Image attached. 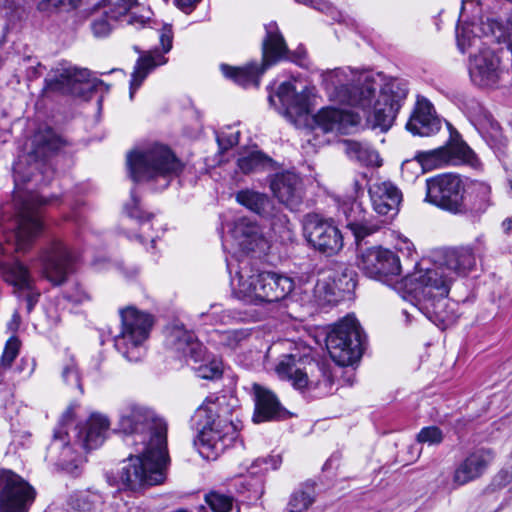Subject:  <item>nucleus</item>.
Listing matches in <instances>:
<instances>
[{
  "label": "nucleus",
  "instance_id": "ea45409f",
  "mask_svg": "<svg viewBox=\"0 0 512 512\" xmlns=\"http://www.w3.org/2000/svg\"><path fill=\"white\" fill-rule=\"evenodd\" d=\"M236 200L239 204L262 217L271 218L274 216L273 203L266 194L253 190H242L236 194Z\"/></svg>",
  "mask_w": 512,
  "mask_h": 512
},
{
  "label": "nucleus",
  "instance_id": "a19ab883",
  "mask_svg": "<svg viewBox=\"0 0 512 512\" xmlns=\"http://www.w3.org/2000/svg\"><path fill=\"white\" fill-rule=\"evenodd\" d=\"M202 355L199 359H192L190 366L196 375L202 379L215 380L222 376V362L217 357L207 353L203 348Z\"/></svg>",
  "mask_w": 512,
  "mask_h": 512
},
{
  "label": "nucleus",
  "instance_id": "a18cd8bd",
  "mask_svg": "<svg viewBox=\"0 0 512 512\" xmlns=\"http://www.w3.org/2000/svg\"><path fill=\"white\" fill-rule=\"evenodd\" d=\"M340 293L333 282V273L330 270H324L320 273L314 287V296L320 304L330 303L335 300Z\"/></svg>",
  "mask_w": 512,
  "mask_h": 512
},
{
  "label": "nucleus",
  "instance_id": "bf43d9fd",
  "mask_svg": "<svg viewBox=\"0 0 512 512\" xmlns=\"http://www.w3.org/2000/svg\"><path fill=\"white\" fill-rule=\"evenodd\" d=\"M201 0H175V5L184 13H191Z\"/></svg>",
  "mask_w": 512,
  "mask_h": 512
},
{
  "label": "nucleus",
  "instance_id": "79ce46f5",
  "mask_svg": "<svg viewBox=\"0 0 512 512\" xmlns=\"http://www.w3.org/2000/svg\"><path fill=\"white\" fill-rule=\"evenodd\" d=\"M201 317L209 319L212 324L228 325L238 322H246L250 318L247 311L239 309H222L220 305L214 304L206 313H202Z\"/></svg>",
  "mask_w": 512,
  "mask_h": 512
},
{
  "label": "nucleus",
  "instance_id": "f257e3e1",
  "mask_svg": "<svg viewBox=\"0 0 512 512\" xmlns=\"http://www.w3.org/2000/svg\"><path fill=\"white\" fill-rule=\"evenodd\" d=\"M64 145L63 140L49 127L40 128L31 138L29 151L14 163L13 208L11 218L2 217L0 228L6 242L18 252L28 250L43 231L42 207L54 198H45L38 189L50 183L53 170L49 158Z\"/></svg>",
  "mask_w": 512,
  "mask_h": 512
},
{
  "label": "nucleus",
  "instance_id": "6e6d98bb",
  "mask_svg": "<svg viewBox=\"0 0 512 512\" xmlns=\"http://www.w3.org/2000/svg\"><path fill=\"white\" fill-rule=\"evenodd\" d=\"M219 148L223 151L230 149L239 142V131H221L216 136Z\"/></svg>",
  "mask_w": 512,
  "mask_h": 512
},
{
  "label": "nucleus",
  "instance_id": "cd10ccee",
  "mask_svg": "<svg viewBox=\"0 0 512 512\" xmlns=\"http://www.w3.org/2000/svg\"><path fill=\"white\" fill-rule=\"evenodd\" d=\"M442 127V119L434 105L424 96H417L406 129L413 135L429 137L435 135Z\"/></svg>",
  "mask_w": 512,
  "mask_h": 512
},
{
  "label": "nucleus",
  "instance_id": "e433bc0d",
  "mask_svg": "<svg viewBox=\"0 0 512 512\" xmlns=\"http://www.w3.org/2000/svg\"><path fill=\"white\" fill-rule=\"evenodd\" d=\"M252 330L248 328L219 330L212 329L207 334V342L224 351H235L250 339Z\"/></svg>",
  "mask_w": 512,
  "mask_h": 512
},
{
  "label": "nucleus",
  "instance_id": "4c0bfd02",
  "mask_svg": "<svg viewBox=\"0 0 512 512\" xmlns=\"http://www.w3.org/2000/svg\"><path fill=\"white\" fill-rule=\"evenodd\" d=\"M444 311H438L436 302L430 304H421L417 308V313L424 315L428 320L441 329H446L454 324L458 318V303L455 301H446Z\"/></svg>",
  "mask_w": 512,
  "mask_h": 512
},
{
  "label": "nucleus",
  "instance_id": "20e7f679",
  "mask_svg": "<svg viewBox=\"0 0 512 512\" xmlns=\"http://www.w3.org/2000/svg\"><path fill=\"white\" fill-rule=\"evenodd\" d=\"M476 259L471 247L449 249L443 252L438 263L421 261L415 270L406 277L396 280L393 289L411 305L404 308L406 322L415 318L421 304L436 302L438 311H444L451 283L460 276H465L475 266Z\"/></svg>",
  "mask_w": 512,
  "mask_h": 512
},
{
  "label": "nucleus",
  "instance_id": "3c124183",
  "mask_svg": "<svg viewBox=\"0 0 512 512\" xmlns=\"http://www.w3.org/2000/svg\"><path fill=\"white\" fill-rule=\"evenodd\" d=\"M124 209L129 217L137 219L142 226H144L146 222H149L153 217V214L145 213L142 210L140 200L134 189L131 190V200L125 205Z\"/></svg>",
  "mask_w": 512,
  "mask_h": 512
},
{
  "label": "nucleus",
  "instance_id": "680f3d73",
  "mask_svg": "<svg viewBox=\"0 0 512 512\" xmlns=\"http://www.w3.org/2000/svg\"><path fill=\"white\" fill-rule=\"evenodd\" d=\"M73 512H89L91 510V504L86 500L85 497L76 499L75 505H73Z\"/></svg>",
  "mask_w": 512,
  "mask_h": 512
},
{
  "label": "nucleus",
  "instance_id": "72a5a7b5",
  "mask_svg": "<svg viewBox=\"0 0 512 512\" xmlns=\"http://www.w3.org/2000/svg\"><path fill=\"white\" fill-rule=\"evenodd\" d=\"M493 459L494 453L491 449L474 450L455 469L453 484L459 487L479 478Z\"/></svg>",
  "mask_w": 512,
  "mask_h": 512
},
{
  "label": "nucleus",
  "instance_id": "9b49d317",
  "mask_svg": "<svg viewBox=\"0 0 512 512\" xmlns=\"http://www.w3.org/2000/svg\"><path fill=\"white\" fill-rule=\"evenodd\" d=\"M120 317L121 330L114 337V346L126 360L137 362L146 353V342L153 324L152 318L134 307L121 309Z\"/></svg>",
  "mask_w": 512,
  "mask_h": 512
},
{
  "label": "nucleus",
  "instance_id": "5fc2aeb1",
  "mask_svg": "<svg viewBox=\"0 0 512 512\" xmlns=\"http://www.w3.org/2000/svg\"><path fill=\"white\" fill-rule=\"evenodd\" d=\"M442 440L443 433L437 426L424 427L417 435V441L423 444L437 445L440 444Z\"/></svg>",
  "mask_w": 512,
  "mask_h": 512
},
{
  "label": "nucleus",
  "instance_id": "13d9d810",
  "mask_svg": "<svg viewBox=\"0 0 512 512\" xmlns=\"http://www.w3.org/2000/svg\"><path fill=\"white\" fill-rule=\"evenodd\" d=\"M66 298L75 304H82L88 301L90 296L81 286L76 285L66 293Z\"/></svg>",
  "mask_w": 512,
  "mask_h": 512
},
{
  "label": "nucleus",
  "instance_id": "4d7b16f0",
  "mask_svg": "<svg viewBox=\"0 0 512 512\" xmlns=\"http://www.w3.org/2000/svg\"><path fill=\"white\" fill-rule=\"evenodd\" d=\"M296 2L309 6L315 10L331 15L334 18V14L338 12L327 0H295Z\"/></svg>",
  "mask_w": 512,
  "mask_h": 512
},
{
  "label": "nucleus",
  "instance_id": "dca6fc26",
  "mask_svg": "<svg viewBox=\"0 0 512 512\" xmlns=\"http://www.w3.org/2000/svg\"><path fill=\"white\" fill-rule=\"evenodd\" d=\"M426 199L435 206L453 214H466L465 187L458 175L442 174L426 181Z\"/></svg>",
  "mask_w": 512,
  "mask_h": 512
},
{
  "label": "nucleus",
  "instance_id": "0e129e2a",
  "mask_svg": "<svg viewBox=\"0 0 512 512\" xmlns=\"http://www.w3.org/2000/svg\"><path fill=\"white\" fill-rule=\"evenodd\" d=\"M501 228L505 234H512V217L504 219L501 223Z\"/></svg>",
  "mask_w": 512,
  "mask_h": 512
},
{
  "label": "nucleus",
  "instance_id": "473e14b6",
  "mask_svg": "<svg viewBox=\"0 0 512 512\" xmlns=\"http://www.w3.org/2000/svg\"><path fill=\"white\" fill-rule=\"evenodd\" d=\"M313 119L315 128L325 133L347 134L360 123L361 117L351 111L325 107L320 109Z\"/></svg>",
  "mask_w": 512,
  "mask_h": 512
},
{
  "label": "nucleus",
  "instance_id": "bb28decb",
  "mask_svg": "<svg viewBox=\"0 0 512 512\" xmlns=\"http://www.w3.org/2000/svg\"><path fill=\"white\" fill-rule=\"evenodd\" d=\"M466 113L470 123L491 148L501 149L506 145L499 123L482 104L471 101L467 105Z\"/></svg>",
  "mask_w": 512,
  "mask_h": 512
},
{
  "label": "nucleus",
  "instance_id": "37998d69",
  "mask_svg": "<svg viewBox=\"0 0 512 512\" xmlns=\"http://www.w3.org/2000/svg\"><path fill=\"white\" fill-rule=\"evenodd\" d=\"M347 155L359 161L366 166H380L381 158L379 154L368 145L356 141H346Z\"/></svg>",
  "mask_w": 512,
  "mask_h": 512
},
{
  "label": "nucleus",
  "instance_id": "49530a36",
  "mask_svg": "<svg viewBox=\"0 0 512 512\" xmlns=\"http://www.w3.org/2000/svg\"><path fill=\"white\" fill-rule=\"evenodd\" d=\"M272 160L260 151H252L238 159L239 169L245 173H254L270 166Z\"/></svg>",
  "mask_w": 512,
  "mask_h": 512
},
{
  "label": "nucleus",
  "instance_id": "4be33fe9",
  "mask_svg": "<svg viewBox=\"0 0 512 512\" xmlns=\"http://www.w3.org/2000/svg\"><path fill=\"white\" fill-rule=\"evenodd\" d=\"M43 276L54 285H61L72 271L74 256L59 240H53L44 247L37 258Z\"/></svg>",
  "mask_w": 512,
  "mask_h": 512
},
{
  "label": "nucleus",
  "instance_id": "c85d7f7f",
  "mask_svg": "<svg viewBox=\"0 0 512 512\" xmlns=\"http://www.w3.org/2000/svg\"><path fill=\"white\" fill-rule=\"evenodd\" d=\"M102 8L110 19L126 21L136 29L146 27L152 17L150 8L139 4L137 0H104Z\"/></svg>",
  "mask_w": 512,
  "mask_h": 512
},
{
  "label": "nucleus",
  "instance_id": "5701e85b",
  "mask_svg": "<svg viewBox=\"0 0 512 512\" xmlns=\"http://www.w3.org/2000/svg\"><path fill=\"white\" fill-rule=\"evenodd\" d=\"M162 51L154 49L138 58L131 75L129 97L133 100L136 91L140 88L147 76L158 66L167 62L164 54L172 48L173 32L171 26L165 25L159 34Z\"/></svg>",
  "mask_w": 512,
  "mask_h": 512
},
{
  "label": "nucleus",
  "instance_id": "e2e57ef3",
  "mask_svg": "<svg viewBox=\"0 0 512 512\" xmlns=\"http://www.w3.org/2000/svg\"><path fill=\"white\" fill-rule=\"evenodd\" d=\"M396 247L401 251L406 250L408 253H410L413 248V244L407 238L399 236Z\"/></svg>",
  "mask_w": 512,
  "mask_h": 512
},
{
  "label": "nucleus",
  "instance_id": "f8f14e48",
  "mask_svg": "<svg viewBox=\"0 0 512 512\" xmlns=\"http://www.w3.org/2000/svg\"><path fill=\"white\" fill-rule=\"evenodd\" d=\"M109 87L100 79L91 77L86 68L68 62L59 63L45 78V93H59L89 99L94 91H108Z\"/></svg>",
  "mask_w": 512,
  "mask_h": 512
},
{
  "label": "nucleus",
  "instance_id": "7c9ffc66",
  "mask_svg": "<svg viewBox=\"0 0 512 512\" xmlns=\"http://www.w3.org/2000/svg\"><path fill=\"white\" fill-rule=\"evenodd\" d=\"M273 195L291 210L297 209L304 197L302 179L292 171L276 173L270 179Z\"/></svg>",
  "mask_w": 512,
  "mask_h": 512
},
{
  "label": "nucleus",
  "instance_id": "de8ad7c7",
  "mask_svg": "<svg viewBox=\"0 0 512 512\" xmlns=\"http://www.w3.org/2000/svg\"><path fill=\"white\" fill-rule=\"evenodd\" d=\"M204 500L212 512H231L235 499L231 494L211 490L205 494Z\"/></svg>",
  "mask_w": 512,
  "mask_h": 512
},
{
  "label": "nucleus",
  "instance_id": "4468645a",
  "mask_svg": "<svg viewBox=\"0 0 512 512\" xmlns=\"http://www.w3.org/2000/svg\"><path fill=\"white\" fill-rule=\"evenodd\" d=\"M450 128V140L442 147L428 151H418L415 158L424 169L432 170L449 165L466 164L480 169L482 164L474 151L461 139L460 134Z\"/></svg>",
  "mask_w": 512,
  "mask_h": 512
},
{
  "label": "nucleus",
  "instance_id": "09e8293b",
  "mask_svg": "<svg viewBox=\"0 0 512 512\" xmlns=\"http://www.w3.org/2000/svg\"><path fill=\"white\" fill-rule=\"evenodd\" d=\"M116 22V20L109 18V15L103 8L97 11L90 24L93 36L96 38L107 37L112 32Z\"/></svg>",
  "mask_w": 512,
  "mask_h": 512
},
{
  "label": "nucleus",
  "instance_id": "603ef678",
  "mask_svg": "<svg viewBox=\"0 0 512 512\" xmlns=\"http://www.w3.org/2000/svg\"><path fill=\"white\" fill-rule=\"evenodd\" d=\"M21 343L17 337H10L4 347L1 359L0 367L3 371L11 368L12 363L19 354Z\"/></svg>",
  "mask_w": 512,
  "mask_h": 512
},
{
  "label": "nucleus",
  "instance_id": "6e6552de",
  "mask_svg": "<svg viewBox=\"0 0 512 512\" xmlns=\"http://www.w3.org/2000/svg\"><path fill=\"white\" fill-rule=\"evenodd\" d=\"M126 165L132 181L149 183L154 190L167 188L183 170L182 162L171 148L158 142L130 151Z\"/></svg>",
  "mask_w": 512,
  "mask_h": 512
},
{
  "label": "nucleus",
  "instance_id": "f704fd0d",
  "mask_svg": "<svg viewBox=\"0 0 512 512\" xmlns=\"http://www.w3.org/2000/svg\"><path fill=\"white\" fill-rule=\"evenodd\" d=\"M255 411L253 421L261 423L271 420H279L285 417L287 411L281 406L276 395L264 386L257 383L252 386Z\"/></svg>",
  "mask_w": 512,
  "mask_h": 512
},
{
  "label": "nucleus",
  "instance_id": "aec40b11",
  "mask_svg": "<svg viewBox=\"0 0 512 512\" xmlns=\"http://www.w3.org/2000/svg\"><path fill=\"white\" fill-rule=\"evenodd\" d=\"M357 266L365 275L381 281H392L401 273L399 257L382 247L359 249Z\"/></svg>",
  "mask_w": 512,
  "mask_h": 512
},
{
  "label": "nucleus",
  "instance_id": "0eeeda50",
  "mask_svg": "<svg viewBox=\"0 0 512 512\" xmlns=\"http://www.w3.org/2000/svg\"><path fill=\"white\" fill-rule=\"evenodd\" d=\"M226 261L231 274L233 296L244 303L261 305L279 302L286 299L294 289L291 277L255 268L247 259L239 261V268L232 276L233 264L228 259Z\"/></svg>",
  "mask_w": 512,
  "mask_h": 512
},
{
  "label": "nucleus",
  "instance_id": "58836bf2",
  "mask_svg": "<svg viewBox=\"0 0 512 512\" xmlns=\"http://www.w3.org/2000/svg\"><path fill=\"white\" fill-rule=\"evenodd\" d=\"M467 189L471 199V206L468 211L481 215L493 205L492 188L488 182L476 179L470 180Z\"/></svg>",
  "mask_w": 512,
  "mask_h": 512
},
{
  "label": "nucleus",
  "instance_id": "69168bd1",
  "mask_svg": "<svg viewBox=\"0 0 512 512\" xmlns=\"http://www.w3.org/2000/svg\"><path fill=\"white\" fill-rule=\"evenodd\" d=\"M484 246V239L483 237H478L475 242V250L479 251L480 248Z\"/></svg>",
  "mask_w": 512,
  "mask_h": 512
},
{
  "label": "nucleus",
  "instance_id": "2f4dec72",
  "mask_svg": "<svg viewBox=\"0 0 512 512\" xmlns=\"http://www.w3.org/2000/svg\"><path fill=\"white\" fill-rule=\"evenodd\" d=\"M280 464L278 457L258 458L246 467V475H242L239 493H248V499L256 501L264 493L262 475L269 469H277Z\"/></svg>",
  "mask_w": 512,
  "mask_h": 512
},
{
  "label": "nucleus",
  "instance_id": "c756f323",
  "mask_svg": "<svg viewBox=\"0 0 512 512\" xmlns=\"http://www.w3.org/2000/svg\"><path fill=\"white\" fill-rule=\"evenodd\" d=\"M165 346L175 356L190 364L192 359H199L203 352V344L183 325H171L165 330Z\"/></svg>",
  "mask_w": 512,
  "mask_h": 512
},
{
  "label": "nucleus",
  "instance_id": "423d86ee",
  "mask_svg": "<svg viewBox=\"0 0 512 512\" xmlns=\"http://www.w3.org/2000/svg\"><path fill=\"white\" fill-rule=\"evenodd\" d=\"M496 21L487 18L479 25L474 23L458 24L456 27V41L458 49L462 52H469V75L471 81L479 87H495L498 85L504 73L499 58L489 48L493 42H505L509 49L510 37L506 34L504 39L496 40L492 35L484 33L485 23Z\"/></svg>",
  "mask_w": 512,
  "mask_h": 512
},
{
  "label": "nucleus",
  "instance_id": "774afa93",
  "mask_svg": "<svg viewBox=\"0 0 512 512\" xmlns=\"http://www.w3.org/2000/svg\"><path fill=\"white\" fill-rule=\"evenodd\" d=\"M198 512H207V511H206V509H205V507H204V506H201V507L199 508V511H198Z\"/></svg>",
  "mask_w": 512,
  "mask_h": 512
},
{
  "label": "nucleus",
  "instance_id": "393cba45",
  "mask_svg": "<svg viewBox=\"0 0 512 512\" xmlns=\"http://www.w3.org/2000/svg\"><path fill=\"white\" fill-rule=\"evenodd\" d=\"M338 213L344 216L347 228L353 233L358 246L361 240L378 232L384 225L379 219L367 217L362 204L353 197L338 200Z\"/></svg>",
  "mask_w": 512,
  "mask_h": 512
},
{
  "label": "nucleus",
  "instance_id": "a211bd4d",
  "mask_svg": "<svg viewBox=\"0 0 512 512\" xmlns=\"http://www.w3.org/2000/svg\"><path fill=\"white\" fill-rule=\"evenodd\" d=\"M242 427L232 422H205L195 440V446L206 460H216L237 440Z\"/></svg>",
  "mask_w": 512,
  "mask_h": 512
},
{
  "label": "nucleus",
  "instance_id": "052dcab7",
  "mask_svg": "<svg viewBox=\"0 0 512 512\" xmlns=\"http://www.w3.org/2000/svg\"><path fill=\"white\" fill-rule=\"evenodd\" d=\"M48 2L54 7L68 6L71 9H75L80 5L81 0H48Z\"/></svg>",
  "mask_w": 512,
  "mask_h": 512
},
{
  "label": "nucleus",
  "instance_id": "864d4df0",
  "mask_svg": "<svg viewBox=\"0 0 512 512\" xmlns=\"http://www.w3.org/2000/svg\"><path fill=\"white\" fill-rule=\"evenodd\" d=\"M62 378L70 386L76 387L83 392L80 374L73 358H70L62 369Z\"/></svg>",
  "mask_w": 512,
  "mask_h": 512
},
{
  "label": "nucleus",
  "instance_id": "c9c22d12",
  "mask_svg": "<svg viewBox=\"0 0 512 512\" xmlns=\"http://www.w3.org/2000/svg\"><path fill=\"white\" fill-rule=\"evenodd\" d=\"M369 194L373 208L378 214L393 217L398 213L402 194L393 183H374L369 188Z\"/></svg>",
  "mask_w": 512,
  "mask_h": 512
},
{
  "label": "nucleus",
  "instance_id": "b1692460",
  "mask_svg": "<svg viewBox=\"0 0 512 512\" xmlns=\"http://www.w3.org/2000/svg\"><path fill=\"white\" fill-rule=\"evenodd\" d=\"M1 274L4 281L13 287V293L26 301L27 312L30 313L39 300L40 292L29 268L18 260L9 261L1 265Z\"/></svg>",
  "mask_w": 512,
  "mask_h": 512
},
{
  "label": "nucleus",
  "instance_id": "f03ea898",
  "mask_svg": "<svg viewBox=\"0 0 512 512\" xmlns=\"http://www.w3.org/2000/svg\"><path fill=\"white\" fill-rule=\"evenodd\" d=\"M118 427L125 435V444L133 447L134 453L122 462L115 483L133 491L162 484L169 462L166 422L149 408L128 403L119 411Z\"/></svg>",
  "mask_w": 512,
  "mask_h": 512
},
{
  "label": "nucleus",
  "instance_id": "8fccbe9b",
  "mask_svg": "<svg viewBox=\"0 0 512 512\" xmlns=\"http://www.w3.org/2000/svg\"><path fill=\"white\" fill-rule=\"evenodd\" d=\"M314 502V494L312 491H295L287 506V512H304Z\"/></svg>",
  "mask_w": 512,
  "mask_h": 512
},
{
  "label": "nucleus",
  "instance_id": "a878e982",
  "mask_svg": "<svg viewBox=\"0 0 512 512\" xmlns=\"http://www.w3.org/2000/svg\"><path fill=\"white\" fill-rule=\"evenodd\" d=\"M237 408L238 399L233 395L210 394L197 409L196 416L205 422H232L242 427Z\"/></svg>",
  "mask_w": 512,
  "mask_h": 512
},
{
  "label": "nucleus",
  "instance_id": "ddd939ff",
  "mask_svg": "<svg viewBox=\"0 0 512 512\" xmlns=\"http://www.w3.org/2000/svg\"><path fill=\"white\" fill-rule=\"evenodd\" d=\"M364 336L357 319L347 315L327 334L326 347L332 360L339 366L353 365L363 353Z\"/></svg>",
  "mask_w": 512,
  "mask_h": 512
},
{
  "label": "nucleus",
  "instance_id": "7ed1b4c3",
  "mask_svg": "<svg viewBox=\"0 0 512 512\" xmlns=\"http://www.w3.org/2000/svg\"><path fill=\"white\" fill-rule=\"evenodd\" d=\"M383 74L338 68L323 74V85L332 101L357 107L367 124L387 131L393 124L407 94L406 81Z\"/></svg>",
  "mask_w": 512,
  "mask_h": 512
},
{
  "label": "nucleus",
  "instance_id": "f3484780",
  "mask_svg": "<svg viewBox=\"0 0 512 512\" xmlns=\"http://www.w3.org/2000/svg\"><path fill=\"white\" fill-rule=\"evenodd\" d=\"M36 497V489L26 479L0 469V512H29Z\"/></svg>",
  "mask_w": 512,
  "mask_h": 512
},
{
  "label": "nucleus",
  "instance_id": "412c9836",
  "mask_svg": "<svg viewBox=\"0 0 512 512\" xmlns=\"http://www.w3.org/2000/svg\"><path fill=\"white\" fill-rule=\"evenodd\" d=\"M268 101L281 115L291 122L309 112V90L303 87L297 91L291 81L281 83L275 92L269 86Z\"/></svg>",
  "mask_w": 512,
  "mask_h": 512
},
{
  "label": "nucleus",
  "instance_id": "338daca9",
  "mask_svg": "<svg viewBox=\"0 0 512 512\" xmlns=\"http://www.w3.org/2000/svg\"><path fill=\"white\" fill-rule=\"evenodd\" d=\"M12 322L15 323L16 325L19 324L20 322V316L18 314V312H15L12 316Z\"/></svg>",
  "mask_w": 512,
  "mask_h": 512
},
{
  "label": "nucleus",
  "instance_id": "1a4fd4ad",
  "mask_svg": "<svg viewBox=\"0 0 512 512\" xmlns=\"http://www.w3.org/2000/svg\"><path fill=\"white\" fill-rule=\"evenodd\" d=\"M281 379L291 382L292 386L313 398H321L331 392L333 379L324 365L309 356L288 354L282 356L276 366Z\"/></svg>",
  "mask_w": 512,
  "mask_h": 512
},
{
  "label": "nucleus",
  "instance_id": "2eb2a0df",
  "mask_svg": "<svg viewBox=\"0 0 512 512\" xmlns=\"http://www.w3.org/2000/svg\"><path fill=\"white\" fill-rule=\"evenodd\" d=\"M222 246L225 251L236 255L238 252L263 251L267 243L260 227L241 216L222 223Z\"/></svg>",
  "mask_w": 512,
  "mask_h": 512
},
{
  "label": "nucleus",
  "instance_id": "6ab92c4d",
  "mask_svg": "<svg viewBox=\"0 0 512 512\" xmlns=\"http://www.w3.org/2000/svg\"><path fill=\"white\" fill-rule=\"evenodd\" d=\"M304 235L316 251L326 256H334L344 247L342 232L333 220L324 219L317 214L307 215Z\"/></svg>",
  "mask_w": 512,
  "mask_h": 512
},
{
  "label": "nucleus",
  "instance_id": "39448f33",
  "mask_svg": "<svg viewBox=\"0 0 512 512\" xmlns=\"http://www.w3.org/2000/svg\"><path fill=\"white\" fill-rule=\"evenodd\" d=\"M74 416L73 407H69L62 415L58 428L54 431L53 440L48 446L46 460L51 464L74 473L82 464V456L76 447L92 450L101 446L109 428V420L104 415L93 413L86 424L76 431V440L71 445L66 441V424Z\"/></svg>",
  "mask_w": 512,
  "mask_h": 512
},
{
  "label": "nucleus",
  "instance_id": "c03bdc74",
  "mask_svg": "<svg viewBox=\"0 0 512 512\" xmlns=\"http://www.w3.org/2000/svg\"><path fill=\"white\" fill-rule=\"evenodd\" d=\"M329 270L333 273L334 285L340 293H350L355 289L357 274L350 266L345 263H336Z\"/></svg>",
  "mask_w": 512,
  "mask_h": 512
},
{
  "label": "nucleus",
  "instance_id": "9d476101",
  "mask_svg": "<svg viewBox=\"0 0 512 512\" xmlns=\"http://www.w3.org/2000/svg\"><path fill=\"white\" fill-rule=\"evenodd\" d=\"M265 30L266 37L263 40L261 68L256 63H250L244 67L222 64L220 69L226 78L232 79L236 84L244 88L258 87L260 76L265 70L285 57L287 47L278 25L275 22H270L265 25Z\"/></svg>",
  "mask_w": 512,
  "mask_h": 512
}]
</instances>
